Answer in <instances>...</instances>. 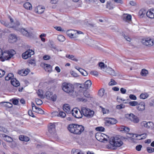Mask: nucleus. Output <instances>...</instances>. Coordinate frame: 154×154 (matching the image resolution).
I'll return each mask as SVG.
<instances>
[{"instance_id":"obj_6","label":"nucleus","mask_w":154,"mask_h":154,"mask_svg":"<svg viewBox=\"0 0 154 154\" xmlns=\"http://www.w3.org/2000/svg\"><path fill=\"white\" fill-rule=\"evenodd\" d=\"M0 60L2 61H4L5 60H8L10 59V51H5L2 52Z\"/></svg>"},{"instance_id":"obj_26","label":"nucleus","mask_w":154,"mask_h":154,"mask_svg":"<svg viewBox=\"0 0 154 154\" xmlns=\"http://www.w3.org/2000/svg\"><path fill=\"white\" fill-rule=\"evenodd\" d=\"M120 131H124L126 133L128 132L129 131V128L128 127H125L124 126H122L120 128Z\"/></svg>"},{"instance_id":"obj_20","label":"nucleus","mask_w":154,"mask_h":154,"mask_svg":"<svg viewBox=\"0 0 154 154\" xmlns=\"http://www.w3.org/2000/svg\"><path fill=\"white\" fill-rule=\"evenodd\" d=\"M123 19L125 21H130L131 20V16L130 14H124Z\"/></svg>"},{"instance_id":"obj_63","label":"nucleus","mask_w":154,"mask_h":154,"mask_svg":"<svg viewBox=\"0 0 154 154\" xmlns=\"http://www.w3.org/2000/svg\"><path fill=\"white\" fill-rule=\"evenodd\" d=\"M102 108V111L103 114H105L108 113V110H106L104 108L102 107L101 106H100Z\"/></svg>"},{"instance_id":"obj_47","label":"nucleus","mask_w":154,"mask_h":154,"mask_svg":"<svg viewBox=\"0 0 154 154\" xmlns=\"http://www.w3.org/2000/svg\"><path fill=\"white\" fill-rule=\"evenodd\" d=\"M117 84V82L114 80L111 79L110 82L109 83V85L110 86H112L116 85Z\"/></svg>"},{"instance_id":"obj_46","label":"nucleus","mask_w":154,"mask_h":154,"mask_svg":"<svg viewBox=\"0 0 154 154\" xmlns=\"http://www.w3.org/2000/svg\"><path fill=\"white\" fill-rule=\"evenodd\" d=\"M83 95L85 97L87 98H89L90 97V94L89 92L87 91H85L83 92Z\"/></svg>"},{"instance_id":"obj_16","label":"nucleus","mask_w":154,"mask_h":154,"mask_svg":"<svg viewBox=\"0 0 154 154\" xmlns=\"http://www.w3.org/2000/svg\"><path fill=\"white\" fill-rule=\"evenodd\" d=\"M30 70L29 69H27L25 70H20L18 72V73L19 74L22 75V76H26V75L29 72Z\"/></svg>"},{"instance_id":"obj_5","label":"nucleus","mask_w":154,"mask_h":154,"mask_svg":"<svg viewBox=\"0 0 154 154\" xmlns=\"http://www.w3.org/2000/svg\"><path fill=\"white\" fill-rule=\"evenodd\" d=\"M81 112L85 116L88 118L92 117L94 114V111L84 107L81 108Z\"/></svg>"},{"instance_id":"obj_45","label":"nucleus","mask_w":154,"mask_h":154,"mask_svg":"<svg viewBox=\"0 0 154 154\" xmlns=\"http://www.w3.org/2000/svg\"><path fill=\"white\" fill-rule=\"evenodd\" d=\"M58 116H59L62 118L65 117L66 116V113L62 111H60L58 115H57Z\"/></svg>"},{"instance_id":"obj_61","label":"nucleus","mask_w":154,"mask_h":154,"mask_svg":"<svg viewBox=\"0 0 154 154\" xmlns=\"http://www.w3.org/2000/svg\"><path fill=\"white\" fill-rule=\"evenodd\" d=\"M54 28L57 31H63V30H62L61 27L60 26H56L54 27Z\"/></svg>"},{"instance_id":"obj_22","label":"nucleus","mask_w":154,"mask_h":154,"mask_svg":"<svg viewBox=\"0 0 154 154\" xmlns=\"http://www.w3.org/2000/svg\"><path fill=\"white\" fill-rule=\"evenodd\" d=\"M24 7L28 10H31L32 9V6L31 4L29 2H26L23 4Z\"/></svg>"},{"instance_id":"obj_51","label":"nucleus","mask_w":154,"mask_h":154,"mask_svg":"<svg viewBox=\"0 0 154 154\" xmlns=\"http://www.w3.org/2000/svg\"><path fill=\"white\" fill-rule=\"evenodd\" d=\"M125 107V105L124 104H121L120 105H118L116 106V108L118 109H120Z\"/></svg>"},{"instance_id":"obj_27","label":"nucleus","mask_w":154,"mask_h":154,"mask_svg":"<svg viewBox=\"0 0 154 154\" xmlns=\"http://www.w3.org/2000/svg\"><path fill=\"white\" fill-rule=\"evenodd\" d=\"M66 58L70 59L71 60H74L75 61L77 62L78 61V60L75 57V56L72 55H66Z\"/></svg>"},{"instance_id":"obj_24","label":"nucleus","mask_w":154,"mask_h":154,"mask_svg":"<svg viewBox=\"0 0 154 154\" xmlns=\"http://www.w3.org/2000/svg\"><path fill=\"white\" fill-rule=\"evenodd\" d=\"M63 109L66 112H69L70 110V107L68 104H65L63 106Z\"/></svg>"},{"instance_id":"obj_18","label":"nucleus","mask_w":154,"mask_h":154,"mask_svg":"<svg viewBox=\"0 0 154 154\" xmlns=\"http://www.w3.org/2000/svg\"><path fill=\"white\" fill-rule=\"evenodd\" d=\"M45 9V8L44 7L41 6H37L36 9V12L39 14H41L44 12Z\"/></svg>"},{"instance_id":"obj_31","label":"nucleus","mask_w":154,"mask_h":154,"mask_svg":"<svg viewBox=\"0 0 154 154\" xmlns=\"http://www.w3.org/2000/svg\"><path fill=\"white\" fill-rule=\"evenodd\" d=\"M105 92V90L103 88L100 89L98 92V95L100 97H102Z\"/></svg>"},{"instance_id":"obj_53","label":"nucleus","mask_w":154,"mask_h":154,"mask_svg":"<svg viewBox=\"0 0 154 154\" xmlns=\"http://www.w3.org/2000/svg\"><path fill=\"white\" fill-rule=\"evenodd\" d=\"M16 54V51L13 49H10V58Z\"/></svg>"},{"instance_id":"obj_62","label":"nucleus","mask_w":154,"mask_h":154,"mask_svg":"<svg viewBox=\"0 0 154 154\" xmlns=\"http://www.w3.org/2000/svg\"><path fill=\"white\" fill-rule=\"evenodd\" d=\"M120 91L121 93L122 94H125L126 91V90L123 88H121Z\"/></svg>"},{"instance_id":"obj_33","label":"nucleus","mask_w":154,"mask_h":154,"mask_svg":"<svg viewBox=\"0 0 154 154\" xmlns=\"http://www.w3.org/2000/svg\"><path fill=\"white\" fill-rule=\"evenodd\" d=\"M18 99L13 98L10 100V101H12L13 104L14 105H17L19 103Z\"/></svg>"},{"instance_id":"obj_52","label":"nucleus","mask_w":154,"mask_h":154,"mask_svg":"<svg viewBox=\"0 0 154 154\" xmlns=\"http://www.w3.org/2000/svg\"><path fill=\"white\" fill-rule=\"evenodd\" d=\"M103 137V136H102V134L100 133H97L95 134V137L96 139L98 140H100L99 139V137Z\"/></svg>"},{"instance_id":"obj_11","label":"nucleus","mask_w":154,"mask_h":154,"mask_svg":"<svg viewBox=\"0 0 154 154\" xmlns=\"http://www.w3.org/2000/svg\"><path fill=\"white\" fill-rule=\"evenodd\" d=\"M10 82L11 85L17 87L20 85V84L19 82L16 78H12L13 74L12 73H10Z\"/></svg>"},{"instance_id":"obj_54","label":"nucleus","mask_w":154,"mask_h":154,"mask_svg":"<svg viewBox=\"0 0 154 154\" xmlns=\"http://www.w3.org/2000/svg\"><path fill=\"white\" fill-rule=\"evenodd\" d=\"M129 97L131 99L133 100H135L137 99L136 96L132 94H130L129 96Z\"/></svg>"},{"instance_id":"obj_40","label":"nucleus","mask_w":154,"mask_h":154,"mask_svg":"<svg viewBox=\"0 0 154 154\" xmlns=\"http://www.w3.org/2000/svg\"><path fill=\"white\" fill-rule=\"evenodd\" d=\"M56 98L57 96L55 94H54L53 95L52 94L50 97V98H49V100H52L53 101H55L56 100Z\"/></svg>"},{"instance_id":"obj_1","label":"nucleus","mask_w":154,"mask_h":154,"mask_svg":"<svg viewBox=\"0 0 154 154\" xmlns=\"http://www.w3.org/2000/svg\"><path fill=\"white\" fill-rule=\"evenodd\" d=\"M20 25L19 22L14 20L10 17V28L16 31H19L23 35L26 37H30L33 35V33L29 30L26 29V28H20L18 27Z\"/></svg>"},{"instance_id":"obj_7","label":"nucleus","mask_w":154,"mask_h":154,"mask_svg":"<svg viewBox=\"0 0 154 154\" xmlns=\"http://www.w3.org/2000/svg\"><path fill=\"white\" fill-rule=\"evenodd\" d=\"M142 43L146 46H151L154 45V39L146 38L143 39L141 41Z\"/></svg>"},{"instance_id":"obj_58","label":"nucleus","mask_w":154,"mask_h":154,"mask_svg":"<svg viewBox=\"0 0 154 154\" xmlns=\"http://www.w3.org/2000/svg\"><path fill=\"white\" fill-rule=\"evenodd\" d=\"M5 74V72L4 70L0 69V78L2 77Z\"/></svg>"},{"instance_id":"obj_57","label":"nucleus","mask_w":154,"mask_h":154,"mask_svg":"<svg viewBox=\"0 0 154 154\" xmlns=\"http://www.w3.org/2000/svg\"><path fill=\"white\" fill-rule=\"evenodd\" d=\"M36 112L39 114H42L44 113V112L42 109L39 108L38 109L37 112Z\"/></svg>"},{"instance_id":"obj_50","label":"nucleus","mask_w":154,"mask_h":154,"mask_svg":"<svg viewBox=\"0 0 154 154\" xmlns=\"http://www.w3.org/2000/svg\"><path fill=\"white\" fill-rule=\"evenodd\" d=\"M0 22L3 25L5 26H8L9 25V23L8 22H7L4 20H0Z\"/></svg>"},{"instance_id":"obj_32","label":"nucleus","mask_w":154,"mask_h":154,"mask_svg":"<svg viewBox=\"0 0 154 154\" xmlns=\"http://www.w3.org/2000/svg\"><path fill=\"white\" fill-rule=\"evenodd\" d=\"M149 96V95L147 93H142L140 96V99H145L146 98Z\"/></svg>"},{"instance_id":"obj_39","label":"nucleus","mask_w":154,"mask_h":154,"mask_svg":"<svg viewBox=\"0 0 154 154\" xmlns=\"http://www.w3.org/2000/svg\"><path fill=\"white\" fill-rule=\"evenodd\" d=\"M106 7L109 10H111L114 7L112 6V4L109 2H107L106 5Z\"/></svg>"},{"instance_id":"obj_14","label":"nucleus","mask_w":154,"mask_h":154,"mask_svg":"<svg viewBox=\"0 0 154 154\" xmlns=\"http://www.w3.org/2000/svg\"><path fill=\"white\" fill-rule=\"evenodd\" d=\"M146 16L150 18H154V9H150L146 12Z\"/></svg>"},{"instance_id":"obj_2","label":"nucleus","mask_w":154,"mask_h":154,"mask_svg":"<svg viewBox=\"0 0 154 154\" xmlns=\"http://www.w3.org/2000/svg\"><path fill=\"white\" fill-rule=\"evenodd\" d=\"M68 129L71 133L76 134H80L84 130L83 126L77 124L69 125Z\"/></svg>"},{"instance_id":"obj_38","label":"nucleus","mask_w":154,"mask_h":154,"mask_svg":"<svg viewBox=\"0 0 154 154\" xmlns=\"http://www.w3.org/2000/svg\"><path fill=\"white\" fill-rule=\"evenodd\" d=\"M2 137L4 138V139L5 141L7 142H10V136L4 134H2Z\"/></svg>"},{"instance_id":"obj_25","label":"nucleus","mask_w":154,"mask_h":154,"mask_svg":"<svg viewBox=\"0 0 154 154\" xmlns=\"http://www.w3.org/2000/svg\"><path fill=\"white\" fill-rule=\"evenodd\" d=\"M17 145L16 141H13V139L10 137V146L12 148H14L16 147Z\"/></svg>"},{"instance_id":"obj_13","label":"nucleus","mask_w":154,"mask_h":154,"mask_svg":"<svg viewBox=\"0 0 154 154\" xmlns=\"http://www.w3.org/2000/svg\"><path fill=\"white\" fill-rule=\"evenodd\" d=\"M76 30L70 29L66 31V34L71 38H75L77 37V34L76 32Z\"/></svg>"},{"instance_id":"obj_36","label":"nucleus","mask_w":154,"mask_h":154,"mask_svg":"<svg viewBox=\"0 0 154 154\" xmlns=\"http://www.w3.org/2000/svg\"><path fill=\"white\" fill-rule=\"evenodd\" d=\"M57 39L60 42H63L65 40L64 37L62 35H58Z\"/></svg>"},{"instance_id":"obj_28","label":"nucleus","mask_w":154,"mask_h":154,"mask_svg":"<svg viewBox=\"0 0 154 154\" xmlns=\"http://www.w3.org/2000/svg\"><path fill=\"white\" fill-rule=\"evenodd\" d=\"M146 13V11L144 9H142L139 11L138 15L140 17H143Z\"/></svg>"},{"instance_id":"obj_41","label":"nucleus","mask_w":154,"mask_h":154,"mask_svg":"<svg viewBox=\"0 0 154 154\" xmlns=\"http://www.w3.org/2000/svg\"><path fill=\"white\" fill-rule=\"evenodd\" d=\"M35 101L37 105H41L42 104V100L36 98L35 99Z\"/></svg>"},{"instance_id":"obj_19","label":"nucleus","mask_w":154,"mask_h":154,"mask_svg":"<svg viewBox=\"0 0 154 154\" xmlns=\"http://www.w3.org/2000/svg\"><path fill=\"white\" fill-rule=\"evenodd\" d=\"M91 80H88L82 85L85 86V89H88L91 87Z\"/></svg>"},{"instance_id":"obj_3","label":"nucleus","mask_w":154,"mask_h":154,"mask_svg":"<svg viewBox=\"0 0 154 154\" xmlns=\"http://www.w3.org/2000/svg\"><path fill=\"white\" fill-rule=\"evenodd\" d=\"M109 143L110 145L108 146H112V149L115 150L117 149V147H119L123 144V142L121 141V139L117 137H111L109 139Z\"/></svg>"},{"instance_id":"obj_21","label":"nucleus","mask_w":154,"mask_h":154,"mask_svg":"<svg viewBox=\"0 0 154 154\" xmlns=\"http://www.w3.org/2000/svg\"><path fill=\"white\" fill-rule=\"evenodd\" d=\"M17 38L16 35L14 34H11L10 35V43H14L17 41Z\"/></svg>"},{"instance_id":"obj_48","label":"nucleus","mask_w":154,"mask_h":154,"mask_svg":"<svg viewBox=\"0 0 154 154\" xmlns=\"http://www.w3.org/2000/svg\"><path fill=\"white\" fill-rule=\"evenodd\" d=\"M146 150L149 153H152L154 152V148L148 147L147 148Z\"/></svg>"},{"instance_id":"obj_10","label":"nucleus","mask_w":154,"mask_h":154,"mask_svg":"<svg viewBox=\"0 0 154 154\" xmlns=\"http://www.w3.org/2000/svg\"><path fill=\"white\" fill-rule=\"evenodd\" d=\"M34 54V51L31 50H28L22 54V57L24 59H26L30 57L31 55H32Z\"/></svg>"},{"instance_id":"obj_42","label":"nucleus","mask_w":154,"mask_h":154,"mask_svg":"<svg viewBox=\"0 0 154 154\" xmlns=\"http://www.w3.org/2000/svg\"><path fill=\"white\" fill-rule=\"evenodd\" d=\"M52 93L49 91H47L46 92L45 94L46 96V98L49 99V98H50V97L52 94Z\"/></svg>"},{"instance_id":"obj_44","label":"nucleus","mask_w":154,"mask_h":154,"mask_svg":"<svg viewBox=\"0 0 154 154\" xmlns=\"http://www.w3.org/2000/svg\"><path fill=\"white\" fill-rule=\"evenodd\" d=\"M95 130L97 131H103L105 130V128L102 127H98L96 128Z\"/></svg>"},{"instance_id":"obj_15","label":"nucleus","mask_w":154,"mask_h":154,"mask_svg":"<svg viewBox=\"0 0 154 154\" xmlns=\"http://www.w3.org/2000/svg\"><path fill=\"white\" fill-rule=\"evenodd\" d=\"M48 129V131L51 134L54 133L55 131V125L54 124L51 123Z\"/></svg>"},{"instance_id":"obj_60","label":"nucleus","mask_w":154,"mask_h":154,"mask_svg":"<svg viewBox=\"0 0 154 154\" xmlns=\"http://www.w3.org/2000/svg\"><path fill=\"white\" fill-rule=\"evenodd\" d=\"M142 147V146L141 145H139L136 146V149L138 151H140Z\"/></svg>"},{"instance_id":"obj_17","label":"nucleus","mask_w":154,"mask_h":154,"mask_svg":"<svg viewBox=\"0 0 154 154\" xmlns=\"http://www.w3.org/2000/svg\"><path fill=\"white\" fill-rule=\"evenodd\" d=\"M145 103L143 102L140 103L139 105L137 106L136 108L137 110L140 111H143L145 109Z\"/></svg>"},{"instance_id":"obj_43","label":"nucleus","mask_w":154,"mask_h":154,"mask_svg":"<svg viewBox=\"0 0 154 154\" xmlns=\"http://www.w3.org/2000/svg\"><path fill=\"white\" fill-rule=\"evenodd\" d=\"M129 104L131 106H137L138 104V103L136 101H131L129 103Z\"/></svg>"},{"instance_id":"obj_49","label":"nucleus","mask_w":154,"mask_h":154,"mask_svg":"<svg viewBox=\"0 0 154 154\" xmlns=\"http://www.w3.org/2000/svg\"><path fill=\"white\" fill-rule=\"evenodd\" d=\"M141 126L142 127L147 128V122L146 121H143L141 123Z\"/></svg>"},{"instance_id":"obj_35","label":"nucleus","mask_w":154,"mask_h":154,"mask_svg":"<svg viewBox=\"0 0 154 154\" xmlns=\"http://www.w3.org/2000/svg\"><path fill=\"white\" fill-rule=\"evenodd\" d=\"M38 96L41 98H43V91L41 90H39L37 92Z\"/></svg>"},{"instance_id":"obj_34","label":"nucleus","mask_w":154,"mask_h":154,"mask_svg":"<svg viewBox=\"0 0 154 154\" xmlns=\"http://www.w3.org/2000/svg\"><path fill=\"white\" fill-rule=\"evenodd\" d=\"M148 74V71L145 69H143L140 72V74L143 76H146Z\"/></svg>"},{"instance_id":"obj_55","label":"nucleus","mask_w":154,"mask_h":154,"mask_svg":"<svg viewBox=\"0 0 154 154\" xmlns=\"http://www.w3.org/2000/svg\"><path fill=\"white\" fill-rule=\"evenodd\" d=\"M99 66L101 69H104L105 67V66L104 63L102 62H100L99 63Z\"/></svg>"},{"instance_id":"obj_9","label":"nucleus","mask_w":154,"mask_h":154,"mask_svg":"<svg viewBox=\"0 0 154 154\" xmlns=\"http://www.w3.org/2000/svg\"><path fill=\"white\" fill-rule=\"evenodd\" d=\"M126 116L134 123H137L139 122V120L138 117L134 115L133 113L127 114L126 115Z\"/></svg>"},{"instance_id":"obj_37","label":"nucleus","mask_w":154,"mask_h":154,"mask_svg":"<svg viewBox=\"0 0 154 154\" xmlns=\"http://www.w3.org/2000/svg\"><path fill=\"white\" fill-rule=\"evenodd\" d=\"M154 128V124L152 122H147V128L152 129Z\"/></svg>"},{"instance_id":"obj_29","label":"nucleus","mask_w":154,"mask_h":154,"mask_svg":"<svg viewBox=\"0 0 154 154\" xmlns=\"http://www.w3.org/2000/svg\"><path fill=\"white\" fill-rule=\"evenodd\" d=\"M106 72L109 73L110 75H115L114 71L111 68H109L107 69Z\"/></svg>"},{"instance_id":"obj_30","label":"nucleus","mask_w":154,"mask_h":154,"mask_svg":"<svg viewBox=\"0 0 154 154\" xmlns=\"http://www.w3.org/2000/svg\"><path fill=\"white\" fill-rule=\"evenodd\" d=\"M136 137H140V138H138V140H141L145 139L147 137V134L146 133H144L138 135Z\"/></svg>"},{"instance_id":"obj_56","label":"nucleus","mask_w":154,"mask_h":154,"mask_svg":"<svg viewBox=\"0 0 154 154\" xmlns=\"http://www.w3.org/2000/svg\"><path fill=\"white\" fill-rule=\"evenodd\" d=\"M91 74L96 76H97L98 73V72L96 71H92L90 72Z\"/></svg>"},{"instance_id":"obj_4","label":"nucleus","mask_w":154,"mask_h":154,"mask_svg":"<svg viewBox=\"0 0 154 154\" xmlns=\"http://www.w3.org/2000/svg\"><path fill=\"white\" fill-rule=\"evenodd\" d=\"M62 90L66 93L69 94L70 95H74L75 93L74 91V86L69 83L64 82L62 84Z\"/></svg>"},{"instance_id":"obj_12","label":"nucleus","mask_w":154,"mask_h":154,"mask_svg":"<svg viewBox=\"0 0 154 154\" xmlns=\"http://www.w3.org/2000/svg\"><path fill=\"white\" fill-rule=\"evenodd\" d=\"M72 115L75 118L77 119H80L82 117V113L81 112V110H79V111H78L77 109H74L72 110Z\"/></svg>"},{"instance_id":"obj_23","label":"nucleus","mask_w":154,"mask_h":154,"mask_svg":"<svg viewBox=\"0 0 154 154\" xmlns=\"http://www.w3.org/2000/svg\"><path fill=\"white\" fill-rule=\"evenodd\" d=\"M45 69L46 71L48 72H51L52 71V66L48 64H44Z\"/></svg>"},{"instance_id":"obj_64","label":"nucleus","mask_w":154,"mask_h":154,"mask_svg":"<svg viewBox=\"0 0 154 154\" xmlns=\"http://www.w3.org/2000/svg\"><path fill=\"white\" fill-rule=\"evenodd\" d=\"M71 75L74 77H76L78 76V75L73 71H72L71 72Z\"/></svg>"},{"instance_id":"obj_8","label":"nucleus","mask_w":154,"mask_h":154,"mask_svg":"<svg viewBox=\"0 0 154 154\" xmlns=\"http://www.w3.org/2000/svg\"><path fill=\"white\" fill-rule=\"evenodd\" d=\"M117 122V120L113 118H106L105 120V124L106 126L116 124Z\"/></svg>"},{"instance_id":"obj_59","label":"nucleus","mask_w":154,"mask_h":154,"mask_svg":"<svg viewBox=\"0 0 154 154\" xmlns=\"http://www.w3.org/2000/svg\"><path fill=\"white\" fill-rule=\"evenodd\" d=\"M123 35L124 37L127 41L129 42L131 41V39L130 37H128V36L125 35V34Z\"/></svg>"}]
</instances>
